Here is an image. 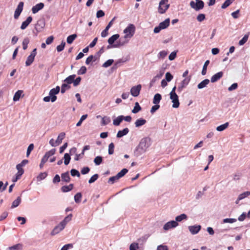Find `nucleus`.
<instances>
[{"label":"nucleus","mask_w":250,"mask_h":250,"mask_svg":"<svg viewBox=\"0 0 250 250\" xmlns=\"http://www.w3.org/2000/svg\"><path fill=\"white\" fill-rule=\"evenodd\" d=\"M157 250H168V248L167 246L161 245L157 247Z\"/></svg>","instance_id":"774afa93"},{"label":"nucleus","mask_w":250,"mask_h":250,"mask_svg":"<svg viewBox=\"0 0 250 250\" xmlns=\"http://www.w3.org/2000/svg\"><path fill=\"white\" fill-rule=\"evenodd\" d=\"M223 73L222 72H219L214 75H213L211 78V82L212 83H214L217 81H218L220 79H221L223 76Z\"/></svg>","instance_id":"dca6fc26"},{"label":"nucleus","mask_w":250,"mask_h":250,"mask_svg":"<svg viewBox=\"0 0 250 250\" xmlns=\"http://www.w3.org/2000/svg\"><path fill=\"white\" fill-rule=\"evenodd\" d=\"M234 0H226L222 5L221 8L222 9H225L229 6Z\"/></svg>","instance_id":"ea45409f"},{"label":"nucleus","mask_w":250,"mask_h":250,"mask_svg":"<svg viewBox=\"0 0 250 250\" xmlns=\"http://www.w3.org/2000/svg\"><path fill=\"white\" fill-rule=\"evenodd\" d=\"M60 90V88L59 86H57L55 88H53L50 90L49 95L51 97V101L52 102H54L56 100L57 97L55 96V95L59 93Z\"/></svg>","instance_id":"0eeeda50"},{"label":"nucleus","mask_w":250,"mask_h":250,"mask_svg":"<svg viewBox=\"0 0 250 250\" xmlns=\"http://www.w3.org/2000/svg\"><path fill=\"white\" fill-rule=\"evenodd\" d=\"M129 132V129L128 128H125L122 130H119L117 134V138H121L123 136L126 135Z\"/></svg>","instance_id":"a211bd4d"},{"label":"nucleus","mask_w":250,"mask_h":250,"mask_svg":"<svg viewBox=\"0 0 250 250\" xmlns=\"http://www.w3.org/2000/svg\"><path fill=\"white\" fill-rule=\"evenodd\" d=\"M124 116L123 115L119 116L117 118L113 120V125L118 126L124 120Z\"/></svg>","instance_id":"5701e85b"},{"label":"nucleus","mask_w":250,"mask_h":250,"mask_svg":"<svg viewBox=\"0 0 250 250\" xmlns=\"http://www.w3.org/2000/svg\"><path fill=\"white\" fill-rule=\"evenodd\" d=\"M141 110V107L139 105L138 102H136L135 106L132 110V112L133 113H137Z\"/></svg>","instance_id":"473e14b6"},{"label":"nucleus","mask_w":250,"mask_h":250,"mask_svg":"<svg viewBox=\"0 0 250 250\" xmlns=\"http://www.w3.org/2000/svg\"><path fill=\"white\" fill-rule=\"evenodd\" d=\"M177 52L173 51L171 52L168 56V59L170 61L174 60L176 57Z\"/></svg>","instance_id":"338daca9"},{"label":"nucleus","mask_w":250,"mask_h":250,"mask_svg":"<svg viewBox=\"0 0 250 250\" xmlns=\"http://www.w3.org/2000/svg\"><path fill=\"white\" fill-rule=\"evenodd\" d=\"M167 54V52L165 50L160 51L158 55V57L159 59H164L166 57Z\"/></svg>","instance_id":"09e8293b"},{"label":"nucleus","mask_w":250,"mask_h":250,"mask_svg":"<svg viewBox=\"0 0 250 250\" xmlns=\"http://www.w3.org/2000/svg\"><path fill=\"white\" fill-rule=\"evenodd\" d=\"M21 202V198L20 197H18L17 198L14 200L12 204L11 208H13L17 207Z\"/></svg>","instance_id":"7c9ffc66"},{"label":"nucleus","mask_w":250,"mask_h":250,"mask_svg":"<svg viewBox=\"0 0 250 250\" xmlns=\"http://www.w3.org/2000/svg\"><path fill=\"white\" fill-rule=\"evenodd\" d=\"M34 149V145L33 144H31L29 145L27 148V152H26V156L27 157H28L31 153V152L32 151V150Z\"/></svg>","instance_id":"052dcab7"},{"label":"nucleus","mask_w":250,"mask_h":250,"mask_svg":"<svg viewBox=\"0 0 250 250\" xmlns=\"http://www.w3.org/2000/svg\"><path fill=\"white\" fill-rule=\"evenodd\" d=\"M114 145L113 143H111L108 146V154L109 155L114 153Z\"/></svg>","instance_id":"603ef678"},{"label":"nucleus","mask_w":250,"mask_h":250,"mask_svg":"<svg viewBox=\"0 0 250 250\" xmlns=\"http://www.w3.org/2000/svg\"><path fill=\"white\" fill-rule=\"evenodd\" d=\"M87 117V114H85V115H83L80 120H79V121L77 123V124H76V125L77 126H79L81 125L82 122L85 120L86 119V118Z\"/></svg>","instance_id":"680f3d73"},{"label":"nucleus","mask_w":250,"mask_h":250,"mask_svg":"<svg viewBox=\"0 0 250 250\" xmlns=\"http://www.w3.org/2000/svg\"><path fill=\"white\" fill-rule=\"evenodd\" d=\"M119 179L118 178V177H117V176L116 175H115L114 176H112V177H110L109 178V179H108V183H110L111 184H112L115 182L117 181Z\"/></svg>","instance_id":"3c124183"},{"label":"nucleus","mask_w":250,"mask_h":250,"mask_svg":"<svg viewBox=\"0 0 250 250\" xmlns=\"http://www.w3.org/2000/svg\"><path fill=\"white\" fill-rule=\"evenodd\" d=\"M72 218V214H70L68 215H67V216H66L64 218V219L61 222H60V224H61V225L62 226H63V227L65 228L66 224L71 220Z\"/></svg>","instance_id":"f3484780"},{"label":"nucleus","mask_w":250,"mask_h":250,"mask_svg":"<svg viewBox=\"0 0 250 250\" xmlns=\"http://www.w3.org/2000/svg\"><path fill=\"white\" fill-rule=\"evenodd\" d=\"M178 226V223L176 222V221L172 220L166 223L163 227V229L165 230H168L170 229L175 228Z\"/></svg>","instance_id":"423d86ee"},{"label":"nucleus","mask_w":250,"mask_h":250,"mask_svg":"<svg viewBox=\"0 0 250 250\" xmlns=\"http://www.w3.org/2000/svg\"><path fill=\"white\" fill-rule=\"evenodd\" d=\"M23 5H24V3L22 1L20 2L15 11V13H14V18L16 19H17L20 16L22 10H23Z\"/></svg>","instance_id":"9d476101"},{"label":"nucleus","mask_w":250,"mask_h":250,"mask_svg":"<svg viewBox=\"0 0 250 250\" xmlns=\"http://www.w3.org/2000/svg\"><path fill=\"white\" fill-rule=\"evenodd\" d=\"M65 134L64 132H61L58 136L57 139L55 141L57 145H59L62 143V140L64 138Z\"/></svg>","instance_id":"6ab92c4d"},{"label":"nucleus","mask_w":250,"mask_h":250,"mask_svg":"<svg viewBox=\"0 0 250 250\" xmlns=\"http://www.w3.org/2000/svg\"><path fill=\"white\" fill-rule=\"evenodd\" d=\"M76 77V75L75 74L70 75L67 77L64 81V82H65L67 84H71L72 83H73V81L74 79Z\"/></svg>","instance_id":"bb28decb"},{"label":"nucleus","mask_w":250,"mask_h":250,"mask_svg":"<svg viewBox=\"0 0 250 250\" xmlns=\"http://www.w3.org/2000/svg\"><path fill=\"white\" fill-rule=\"evenodd\" d=\"M139 248V245L137 243H132L129 247L130 250H136Z\"/></svg>","instance_id":"e2e57ef3"},{"label":"nucleus","mask_w":250,"mask_h":250,"mask_svg":"<svg viewBox=\"0 0 250 250\" xmlns=\"http://www.w3.org/2000/svg\"><path fill=\"white\" fill-rule=\"evenodd\" d=\"M170 20L169 18L166 19L163 22L159 23V25L155 27L154 29V32L155 33H158L162 29H166L169 25Z\"/></svg>","instance_id":"f03ea898"},{"label":"nucleus","mask_w":250,"mask_h":250,"mask_svg":"<svg viewBox=\"0 0 250 250\" xmlns=\"http://www.w3.org/2000/svg\"><path fill=\"white\" fill-rule=\"evenodd\" d=\"M55 149H52L50 150L47 152L42 158L46 160V161H48V158L51 156L55 154Z\"/></svg>","instance_id":"aec40b11"},{"label":"nucleus","mask_w":250,"mask_h":250,"mask_svg":"<svg viewBox=\"0 0 250 250\" xmlns=\"http://www.w3.org/2000/svg\"><path fill=\"white\" fill-rule=\"evenodd\" d=\"M161 99H162V97H161V94H160L159 93L156 94L154 95V98L153 100V104H158L160 103Z\"/></svg>","instance_id":"cd10ccee"},{"label":"nucleus","mask_w":250,"mask_h":250,"mask_svg":"<svg viewBox=\"0 0 250 250\" xmlns=\"http://www.w3.org/2000/svg\"><path fill=\"white\" fill-rule=\"evenodd\" d=\"M205 19V15L204 14H200L197 17V20L198 21L201 22Z\"/></svg>","instance_id":"69168bd1"},{"label":"nucleus","mask_w":250,"mask_h":250,"mask_svg":"<svg viewBox=\"0 0 250 250\" xmlns=\"http://www.w3.org/2000/svg\"><path fill=\"white\" fill-rule=\"evenodd\" d=\"M64 164L65 165H67L69 163L70 161L71 160V157H70L69 154L68 153H65L64 155Z\"/></svg>","instance_id":"49530a36"},{"label":"nucleus","mask_w":250,"mask_h":250,"mask_svg":"<svg viewBox=\"0 0 250 250\" xmlns=\"http://www.w3.org/2000/svg\"><path fill=\"white\" fill-rule=\"evenodd\" d=\"M168 0H161L159 3L158 7V12L161 14H163L169 8V5L167 4Z\"/></svg>","instance_id":"7ed1b4c3"},{"label":"nucleus","mask_w":250,"mask_h":250,"mask_svg":"<svg viewBox=\"0 0 250 250\" xmlns=\"http://www.w3.org/2000/svg\"><path fill=\"white\" fill-rule=\"evenodd\" d=\"M44 7V4L42 2L37 4L32 8V11L33 14L37 13L39 11L42 9Z\"/></svg>","instance_id":"ddd939ff"},{"label":"nucleus","mask_w":250,"mask_h":250,"mask_svg":"<svg viewBox=\"0 0 250 250\" xmlns=\"http://www.w3.org/2000/svg\"><path fill=\"white\" fill-rule=\"evenodd\" d=\"M64 228V227L62 226L61 225V224L60 223L58 225L56 226L52 230V231L51 232V235L53 236V235H55L56 234H57L61 231H62Z\"/></svg>","instance_id":"f8f14e48"},{"label":"nucleus","mask_w":250,"mask_h":250,"mask_svg":"<svg viewBox=\"0 0 250 250\" xmlns=\"http://www.w3.org/2000/svg\"><path fill=\"white\" fill-rule=\"evenodd\" d=\"M71 174L72 176H77L79 177L80 176V174L78 170L75 169H72L71 170Z\"/></svg>","instance_id":"bf43d9fd"},{"label":"nucleus","mask_w":250,"mask_h":250,"mask_svg":"<svg viewBox=\"0 0 250 250\" xmlns=\"http://www.w3.org/2000/svg\"><path fill=\"white\" fill-rule=\"evenodd\" d=\"M249 38V34L245 35L243 38L239 42V45H244L248 41Z\"/></svg>","instance_id":"79ce46f5"},{"label":"nucleus","mask_w":250,"mask_h":250,"mask_svg":"<svg viewBox=\"0 0 250 250\" xmlns=\"http://www.w3.org/2000/svg\"><path fill=\"white\" fill-rule=\"evenodd\" d=\"M103 161V158L101 156H97L94 160V162L96 165H100Z\"/></svg>","instance_id":"8fccbe9b"},{"label":"nucleus","mask_w":250,"mask_h":250,"mask_svg":"<svg viewBox=\"0 0 250 250\" xmlns=\"http://www.w3.org/2000/svg\"><path fill=\"white\" fill-rule=\"evenodd\" d=\"M146 120L143 119H139L136 121L135 123V125L136 127H139L145 125L146 123Z\"/></svg>","instance_id":"c85d7f7f"},{"label":"nucleus","mask_w":250,"mask_h":250,"mask_svg":"<svg viewBox=\"0 0 250 250\" xmlns=\"http://www.w3.org/2000/svg\"><path fill=\"white\" fill-rule=\"evenodd\" d=\"M120 36L119 34H115L110 37L108 40V42L109 44L112 45L119 38Z\"/></svg>","instance_id":"412c9836"},{"label":"nucleus","mask_w":250,"mask_h":250,"mask_svg":"<svg viewBox=\"0 0 250 250\" xmlns=\"http://www.w3.org/2000/svg\"><path fill=\"white\" fill-rule=\"evenodd\" d=\"M16 168L18 170V172L17 173V174H18V176H21L24 173V170L22 168V166H21L20 164H19L17 165Z\"/></svg>","instance_id":"e433bc0d"},{"label":"nucleus","mask_w":250,"mask_h":250,"mask_svg":"<svg viewBox=\"0 0 250 250\" xmlns=\"http://www.w3.org/2000/svg\"><path fill=\"white\" fill-rule=\"evenodd\" d=\"M32 21V18L31 16L28 17L27 19L22 22L21 28L22 30L25 29L28 25Z\"/></svg>","instance_id":"4468645a"},{"label":"nucleus","mask_w":250,"mask_h":250,"mask_svg":"<svg viewBox=\"0 0 250 250\" xmlns=\"http://www.w3.org/2000/svg\"><path fill=\"white\" fill-rule=\"evenodd\" d=\"M188 229H189L190 232L192 234H195L197 233L201 229V226L199 225V226H189L188 227Z\"/></svg>","instance_id":"2eb2a0df"},{"label":"nucleus","mask_w":250,"mask_h":250,"mask_svg":"<svg viewBox=\"0 0 250 250\" xmlns=\"http://www.w3.org/2000/svg\"><path fill=\"white\" fill-rule=\"evenodd\" d=\"M249 195H250V191L244 192L239 195L238 201L241 200Z\"/></svg>","instance_id":"c9c22d12"},{"label":"nucleus","mask_w":250,"mask_h":250,"mask_svg":"<svg viewBox=\"0 0 250 250\" xmlns=\"http://www.w3.org/2000/svg\"><path fill=\"white\" fill-rule=\"evenodd\" d=\"M37 54V49L35 48L31 53L30 55L27 57V59L25 62L26 66L30 65L34 62L35 57Z\"/></svg>","instance_id":"39448f33"},{"label":"nucleus","mask_w":250,"mask_h":250,"mask_svg":"<svg viewBox=\"0 0 250 250\" xmlns=\"http://www.w3.org/2000/svg\"><path fill=\"white\" fill-rule=\"evenodd\" d=\"M70 88V86L67 83H63L61 87V93H64L66 90Z\"/></svg>","instance_id":"a19ab883"},{"label":"nucleus","mask_w":250,"mask_h":250,"mask_svg":"<svg viewBox=\"0 0 250 250\" xmlns=\"http://www.w3.org/2000/svg\"><path fill=\"white\" fill-rule=\"evenodd\" d=\"M73 188V184H71L68 186H64L61 188V190L63 192L71 191Z\"/></svg>","instance_id":"4be33fe9"},{"label":"nucleus","mask_w":250,"mask_h":250,"mask_svg":"<svg viewBox=\"0 0 250 250\" xmlns=\"http://www.w3.org/2000/svg\"><path fill=\"white\" fill-rule=\"evenodd\" d=\"M187 219V216L185 214H182L179 216H177L175 218V221L176 222H181L184 219Z\"/></svg>","instance_id":"72a5a7b5"},{"label":"nucleus","mask_w":250,"mask_h":250,"mask_svg":"<svg viewBox=\"0 0 250 250\" xmlns=\"http://www.w3.org/2000/svg\"><path fill=\"white\" fill-rule=\"evenodd\" d=\"M190 5L192 8L194 9L196 11H198L204 8V3L202 0L197 1L196 2V3H195L193 1H191L190 2Z\"/></svg>","instance_id":"20e7f679"},{"label":"nucleus","mask_w":250,"mask_h":250,"mask_svg":"<svg viewBox=\"0 0 250 250\" xmlns=\"http://www.w3.org/2000/svg\"><path fill=\"white\" fill-rule=\"evenodd\" d=\"M99 177V175L98 174H95L93 175L89 180L88 183L89 184H91L96 181Z\"/></svg>","instance_id":"5fc2aeb1"},{"label":"nucleus","mask_w":250,"mask_h":250,"mask_svg":"<svg viewBox=\"0 0 250 250\" xmlns=\"http://www.w3.org/2000/svg\"><path fill=\"white\" fill-rule=\"evenodd\" d=\"M209 63V60H207L205 62L204 64L203 67L202 71V74L203 75H205L206 74L207 66Z\"/></svg>","instance_id":"c03bdc74"},{"label":"nucleus","mask_w":250,"mask_h":250,"mask_svg":"<svg viewBox=\"0 0 250 250\" xmlns=\"http://www.w3.org/2000/svg\"><path fill=\"white\" fill-rule=\"evenodd\" d=\"M86 68L85 66H83L81 67L80 70L78 71V74L79 75H83L86 73Z\"/></svg>","instance_id":"0e129e2a"},{"label":"nucleus","mask_w":250,"mask_h":250,"mask_svg":"<svg viewBox=\"0 0 250 250\" xmlns=\"http://www.w3.org/2000/svg\"><path fill=\"white\" fill-rule=\"evenodd\" d=\"M98 58V57H97L96 55L93 56V55H90L86 59L85 61V63L88 65L90 64V63L92 62H95Z\"/></svg>","instance_id":"a878e982"},{"label":"nucleus","mask_w":250,"mask_h":250,"mask_svg":"<svg viewBox=\"0 0 250 250\" xmlns=\"http://www.w3.org/2000/svg\"><path fill=\"white\" fill-rule=\"evenodd\" d=\"M82 194L80 192L77 193L75 196H74V200L77 203H79L81 202V198H82Z\"/></svg>","instance_id":"de8ad7c7"},{"label":"nucleus","mask_w":250,"mask_h":250,"mask_svg":"<svg viewBox=\"0 0 250 250\" xmlns=\"http://www.w3.org/2000/svg\"><path fill=\"white\" fill-rule=\"evenodd\" d=\"M61 176L62 181H64L65 182H69L70 180V177L68 172H66L65 173H62Z\"/></svg>","instance_id":"b1692460"},{"label":"nucleus","mask_w":250,"mask_h":250,"mask_svg":"<svg viewBox=\"0 0 250 250\" xmlns=\"http://www.w3.org/2000/svg\"><path fill=\"white\" fill-rule=\"evenodd\" d=\"M111 122L110 119L108 117L104 116L102 118V124L103 125H106Z\"/></svg>","instance_id":"a18cd8bd"},{"label":"nucleus","mask_w":250,"mask_h":250,"mask_svg":"<svg viewBox=\"0 0 250 250\" xmlns=\"http://www.w3.org/2000/svg\"><path fill=\"white\" fill-rule=\"evenodd\" d=\"M236 221L234 218H226L223 220L224 223H233Z\"/></svg>","instance_id":"13d9d810"},{"label":"nucleus","mask_w":250,"mask_h":250,"mask_svg":"<svg viewBox=\"0 0 250 250\" xmlns=\"http://www.w3.org/2000/svg\"><path fill=\"white\" fill-rule=\"evenodd\" d=\"M191 78L190 76L187 77L181 83L180 86L178 87V91L181 92L182 89L185 87L189 83Z\"/></svg>","instance_id":"9b49d317"},{"label":"nucleus","mask_w":250,"mask_h":250,"mask_svg":"<svg viewBox=\"0 0 250 250\" xmlns=\"http://www.w3.org/2000/svg\"><path fill=\"white\" fill-rule=\"evenodd\" d=\"M170 98L173 103L172 107L178 108L180 104L178 95L177 94H170Z\"/></svg>","instance_id":"1a4fd4ad"},{"label":"nucleus","mask_w":250,"mask_h":250,"mask_svg":"<svg viewBox=\"0 0 250 250\" xmlns=\"http://www.w3.org/2000/svg\"><path fill=\"white\" fill-rule=\"evenodd\" d=\"M128 172V170L126 168H123L121 171H120L117 174V176L119 179L123 177L127 172Z\"/></svg>","instance_id":"37998d69"},{"label":"nucleus","mask_w":250,"mask_h":250,"mask_svg":"<svg viewBox=\"0 0 250 250\" xmlns=\"http://www.w3.org/2000/svg\"><path fill=\"white\" fill-rule=\"evenodd\" d=\"M141 88L142 86L141 84L133 86L130 89L131 94L134 97L138 96L140 94Z\"/></svg>","instance_id":"6e6552de"},{"label":"nucleus","mask_w":250,"mask_h":250,"mask_svg":"<svg viewBox=\"0 0 250 250\" xmlns=\"http://www.w3.org/2000/svg\"><path fill=\"white\" fill-rule=\"evenodd\" d=\"M209 83V81L208 79H205L202 81L200 83H199L197 87L199 89H202L207 86Z\"/></svg>","instance_id":"393cba45"},{"label":"nucleus","mask_w":250,"mask_h":250,"mask_svg":"<svg viewBox=\"0 0 250 250\" xmlns=\"http://www.w3.org/2000/svg\"><path fill=\"white\" fill-rule=\"evenodd\" d=\"M47 175V173L46 172H42L37 177V179L38 181H41L45 179Z\"/></svg>","instance_id":"864d4df0"},{"label":"nucleus","mask_w":250,"mask_h":250,"mask_svg":"<svg viewBox=\"0 0 250 250\" xmlns=\"http://www.w3.org/2000/svg\"><path fill=\"white\" fill-rule=\"evenodd\" d=\"M135 31V26L132 24H129L124 30V33L125 34L124 38L125 39L131 38L134 35Z\"/></svg>","instance_id":"f257e3e1"},{"label":"nucleus","mask_w":250,"mask_h":250,"mask_svg":"<svg viewBox=\"0 0 250 250\" xmlns=\"http://www.w3.org/2000/svg\"><path fill=\"white\" fill-rule=\"evenodd\" d=\"M29 42V39L28 38H25L23 39L22 44L23 50H26L27 48L28 44Z\"/></svg>","instance_id":"58836bf2"},{"label":"nucleus","mask_w":250,"mask_h":250,"mask_svg":"<svg viewBox=\"0 0 250 250\" xmlns=\"http://www.w3.org/2000/svg\"><path fill=\"white\" fill-rule=\"evenodd\" d=\"M113 62H114L113 60H111V59L108 60L106 61L103 64V66L104 67H108L110 66L113 63Z\"/></svg>","instance_id":"6e6d98bb"},{"label":"nucleus","mask_w":250,"mask_h":250,"mask_svg":"<svg viewBox=\"0 0 250 250\" xmlns=\"http://www.w3.org/2000/svg\"><path fill=\"white\" fill-rule=\"evenodd\" d=\"M65 45V42H62L61 44L58 45L57 46V50L58 52H61L64 49V46Z\"/></svg>","instance_id":"4d7b16f0"},{"label":"nucleus","mask_w":250,"mask_h":250,"mask_svg":"<svg viewBox=\"0 0 250 250\" xmlns=\"http://www.w3.org/2000/svg\"><path fill=\"white\" fill-rule=\"evenodd\" d=\"M23 93L22 90H18L15 93L13 97V101H18L19 100L21 94Z\"/></svg>","instance_id":"c756f323"},{"label":"nucleus","mask_w":250,"mask_h":250,"mask_svg":"<svg viewBox=\"0 0 250 250\" xmlns=\"http://www.w3.org/2000/svg\"><path fill=\"white\" fill-rule=\"evenodd\" d=\"M229 123L227 122L217 127L216 130L218 131H222L226 129L229 126Z\"/></svg>","instance_id":"2f4dec72"},{"label":"nucleus","mask_w":250,"mask_h":250,"mask_svg":"<svg viewBox=\"0 0 250 250\" xmlns=\"http://www.w3.org/2000/svg\"><path fill=\"white\" fill-rule=\"evenodd\" d=\"M21 244H18L12 247L8 248L6 250H21Z\"/></svg>","instance_id":"4c0bfd02"},{"label":"nucleus","mask_w":250,"mask_h":250,"mask_svg":"<svg viewBox=\"0 0 250 250\" xmlns=\"http://www.w3.org/2000/svg\"><path fill=\"white\" fill-rule=\"evenodd\" d=\"M77 35L74 34L69 36L67 38V42L69 44L72 43L75 39L77 38Z\"/></svg>","instance_id":"f704fd0d"}]
</instances>
